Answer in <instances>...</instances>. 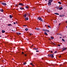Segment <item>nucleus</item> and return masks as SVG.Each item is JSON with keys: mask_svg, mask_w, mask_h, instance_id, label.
Returning <instances> with one entry per match:
<instances>
[{"mask_svg": "<svg viewBox=\"0 0 67 67\" xmlns=\"http://www.w3.org/2000/svg\"><path fill=\"white\" fill-rule=\"evenodd\" d=\"M25 8H26V9H29V7L27 6H25Z\"/></svg>", "mask_w": 67, "mask_h": 67, "instance_id": "20", "label": "nucleus"}, {"mask_svg": "<svg viewBox=\"0 0 67 67\" xmlns=\"http://www.w3.org/2000/svg\"><path fill=\"white\" fill-rule=\"evenodd\" d=\"M54 14L56 15H59V14L58 13H55Z\"/></svg>", "mask_w": 67, "mask_h": 67, "instance_id": "22", "label": "nucleus"}, {"mask_svg": "<svg viewBox=\"0 0 67 67\" xmlns=\"http://www.w3.org/2000/svg\"><path fill=\"white\" fill-rule=\"evenodd\" d=\"M59 58H60V57H61V56L60 55V56H59Z\"/></svg>", "mask_w": 67, "mask_h": 67, "instance_id": "46", "label": "nucleus"}, {"mask_svg": "<svg viewBox=\"0 0 67 67\" xmlns=\"http://www.w3.org/2000/svg\"><path fill=\"white\" fill-rule=\"evenodd\" d=\"M36 52H39V51L37 50L36 51Z\"/></svg>", "mask_w": 67, "mask_h": 67, "instance_id": "38", "label": "nucleus"}, {"mask_svg": "<svg viewBox=\"0 0 67 67\" xmlns=\"http://www.w3.org/2000/svg\"><path fill=\"white\" fill-rule=\"evenodd\" d=\"M34 49H35V50H37V49H38V48H34Z\"/></svg>", "mask_w": 67, "mask_h": 67, "instance_id": "24", "label": "nucleus"}, {"mask_svg": "<svg viewBox=\"0 0 67 67\" xmlns=\"http://www.w3.org/2000/svg\"><path fill=\"white\" fill-rule=\"evenodd\" d=\"M56 8L57 9H58V10L59 9V7H57Z\"/></svg>", "mask_w": 67, "mask_h": 67, "instance_id": "18", "label": "nucleus"}, {"mask_svg": "<svg viewBox=\"0 0 67 67\" xmlns=\"http://www.w3.org/2000/svg\"><path fill=\"white\" fill-rule=\"evenodd\" d=\"M57 35H62V34L60 33H59V34H57Z\"/></svg>", "mask_w": 67, "mask_h": 67, "instance_id": "15", "label": "nucleus"}, {"mask_svg": "<svg viewBox=\"0 0 67 67\" xmlns=\"http://www.w3.org/2000/svg\"><path fill=\"white\" fill-rule=\"evenodd\" d=\"M66 49H67V48H63L62 49V50H63V51H65V50H66Z\"/></svg>", "mask_w": 67, "mask_h": 67, "instance_id": "7", "label": "nucleus"}, {"mask_svg": "<svg viewBox=\"0 0 67 67\" xmlns=\"http://www.w3.org/2000/svg\"><path fill=\"white\" fill-rule=\"evenodd\" d=\"M58 46H60V44H58Z\"/></svg>", "mask_w": 67, "mask_h": 67, "instance_id": "42", "label": "nucleus"}, {"mask_svg": "<svg viewBox=\"0 0 67 67\" xmlns=\"http://www.w3.org/2000/svg\"><path fill=\"white\" fill-rule=\"evenodd\" d=\"M48 57H51V58H54V55L53 54H48Z\"/></svg>", "mask_w": 67, "mask_h": 67, "instance_id": "2", "label": "nucleus"}, {"mask_svg": "<svg viewBox=\"0 0 67 67\" xmlns=\"http://www.w3.org/2000/svg\"><path fill=\"white\" fill-rule=\"evenodd\" d=\"M45 31L46 32H49V30L46 29L45 30Z\"/></svg>", "mask_w": 67, "mask_h": 67, "instance_id": "11", "label": "nucleus"}, {"mask_svg": "<svg viewBox=\"0 0 67 67\" xmlns=\"http://www.w3.org/2000/svg\"><path fill=\"white\" fill-rule=\"evenodd\" d=\"M48 27H49V28H51V26H50L49 25L48 26Z\"/></svg>", "mask_w": 67, "mask_h": 67, "instance_id": "29", "label": "nucleus"}, {"mask_svg": "<svg viewBox=\"0 0 67 67\" xmlns=\"http://www.w3.org/2000/svg\"><path fill=\"white\" fill-rule=\"evenodd\" d=\"M66 23H67V21H66Z\"/></svg>", "mask_w": 67, "mask_h": 67, "instance_id": "52", "label": "nucleus"}, {"mask_svg": "<svg viewBox=\"0 0 67 67\" xmlns=\"http://www.w3.org/2000/svg\"><path fill=\"white\" fill-rule=\"evenodd\" d=\"M36 30H40V29L38 28H35Z\"/></svg>", "mask_w": 67, "mask_h": 67, "instance_id": "13", "label": "nucleus"}, {"mask_svg": "<svg viewBox=\"0 0 67 67\" xmlns=\"http://www.w3.org/2000/svg\"><path fill=\"white\" fill-rule=\"evenodd\" d=\"M61 52H64V50H62V51Z\"/></svg>", "mask_w": 67, "mask_h": 67, "instance_id": "48", "label": "nucleus"}, {"mask_svg": "<svg viewBox=\"0 0 67 67\" xmlns=\"http://www.w3.org/2000/svg\"><path fill=\"white\" fill-rule=\"evenodd\" d=\"M51 53H53V51H51Z\"/></svg>", "mask_w": 67, "mask_h": 67, "instance_id": "45", "label": "nucleus"}, {"mask_svg": "<svg viewBox=\"0 0 67 67\" xmlns=\"http://www.w3.org/2000/svg\"><path fill=\"white\" fill-rule=\"evenodd\" d=\"M47 0H45V1H47Z\"/></svg>", "mask_w": 67, "mask_h": 67, "instance_id": "53", "label": "nucleus"}, {"mask_svg": "<svg viewBox=\"0 0 67 67\" xmlns=\"http://www.w3.org/2000/svg\"><path fill=\"white\" fill-rule=\"evenodd\" d=\"M12 31H13V30H12Z\"/></svg>", "mask_w": 67, "mask_h": 67, "instance_id": "57", "label": "nucleus"}, {"mask_svg": "<svg viewBox=\"0 0 67 67\" xmlns=\"http://www.w3.org/2000/svg\"><path fill=\"white\" fill-rule=\"evenodd\" d=\"M13 24H16V23H15V22H14Z\"/></svg>", "mask_w": 67, "mask_h": 67, "instance_id": "40", "label": "nucleus"}, {"mask_svg": "<svg viewBox=\"0 0 67 67\" xmlns=\"http://www.w3.org/2000/svg\"><path fill=\"white\" fill-rule=\"evenodd\" d=\"M42 31H45V32L46 31L45 30V29H43V30H42Z\"/></svg>", "mask_w": 67, "mask_h": 67, "instance_id": "37", "label": "nucleus"}, {"mask_svg": "<svg viewBox=\"0 0 67 67\" xmlns=\"http://www.w3.org/2000/svg\"><path fill=\"white\" fill-rule=\"evenodd\" d=\"M8 26H12V24H8Z\"/></svg>", "mask_w": 67, "mask_h": 67, "instance_id": "16", "label": "nucleus"}, {"mask_svg": "<svg viewBox=\"0 0 67 67\" xmlns=\"http://www.w3.org/2000/svg\"><path fill=\"white\" fill-rule=\"evenodd\" d=\"M43 59V58H42V59Z\"/></svg>", "mask_w": 67, "mask_h": 67, "instance_id": "56", "label": "nucleus"}, {"mask_svg": "<svg viewBox=\"0 0 67 67\" xmlns=\"http://www.w3.org/2000/svg\"><path fill=\"white\" fill-rule=\"evenodd\" d=\"M51 39H52V40H53V39H54V37H51Z\"/></svg>", "mask_w": 67, "mask_h": 67, "instance_id": "30", "label": "nucleus"}, {"mask_svg": "<svg viewBox=\"0 0 67 67\" xmlns=\"http://www.w3.org/2000/svg\"><path fill=\"white\" fill-rule=\"evenodd\" d=\"M58 3H59V4H62L61 2H58Z\"/></svg>", "mask_w": 67, "mask_h": 67, "instance_id": "28", "label": "nucleus"}, {"mask_svg": "<svg viewBox=\"0 0 67 67\" xmlns=\"http://www.w3.org/2000/svg\"><path fill=\"white\" fill-rule=\"evenodd\" d=\"M1 37V36H0V37Z\"/></svg>", "mask_w": 67, "mask_h": 67, "instance_id": "55", "label": "nucleus"}, {"mask_svg": "<svg viewBox=\"0 0 67 67\" xmlns=\"http://www.w3.org/2000/svg\"><path fill=\"white\" fill-rule=\"evenodd\" d=\"M60 24H61V23H59V25L58 26H59V25H60Z\"/></svg>", "mask_w": 67, "mask_h": 67, "instance_id": "41", "label": "nucleus"}, {"mask_svg": "<svg viewBox=\"0 0 67 67\" xmlns=\"http://www.w3.org/2000/svg\"><path fill=\"white\" fill-rule=\"evenodd\" d=\"M66 28L67 29V26H66Z\"/></svg>", "mask_w": 67, "mask_h": 67, "instance_id": "54", "label": "nucleus"}, {"mask_svg": "<svg viewBox=\"0 0 67 67\" xmlns=\"http://www.w3.org/2000/svg\"><path fill=\"white\" fill-rule=\"evenodd\" d=\"M62 64H61V65H60V66H62Z\"/></svg>", "mask_w": 67, "mask_h": 67, "instance_id": "49", "label": "nucleus"}, {"mask_svg": "<svg viewBox=\"0 0 67 67\" xmlns=\"http://www.w3.org/2000/svg\"><path fill=\"white\" fill-rule=\"evenodd\" d=\"M53 67H55V66H53Z\"/></svg>", "mask_w": 67, "mask_h": 67, "instance_id": "59", "label": "nucleus"}, {"mask_svg": "<svg viewBox=\"0 0 67 67\" xmlns=\"http://www.w3.org/2000/svg\"><path fill=\"white\" fill-rule=\"evenodd\" d=\"M25 20H29V18H25Z\"/></svg>", "mask_w": 67, "mask_h": 67, "instance_id": "27", "label": "nucleus"}, {"mask_svg": "<svg viewBox=\"0 0 67 67\" xmlns=\"http://www.w3.org/2000/svg\"><path fill=\"white\" fill-rule=\"evenodd\" d=\"M44 34L46 35H48V34H47V33L46 32L44 33Z\"/></svg>", "mask_w": 67, "mask_h": 67, "instance_id": "12", "label": "nucleus"}, {"mask_svg": "<svg viewBox=\"0 0 67 67\" xmlns=\"http://www.w3.org/2000/svg\"><path fill=\"white\" fill-rule=\"evenodd\" d=\"M53 0H49L48 2V5H51L52 4V3H51L53 2Z\"/></svg>", "mask_w": 67, "mask_h": 67, "instance_id": "1", "label": "nucleus"}, {"mask_svg": "<svg viewBox=\"0 0 67 67\" xmlns=\"http://www.w3.org/2000/svg\"><path fill=\"white\" fill-rule=\"evenodd\" d=\"M62 38V37H60V38Z\"/></svg>", "mask_w": 67, "mask_h": 67, "instance_id": "44", "label": "nucleus"}, {"mask_svg": "<svg viewBox=\"0 0 67 67\" xmlns=\"http://www.w3.org/2000/svg\"><path fill=\"white\" fill-rule=\"evenodd\" d=\"M54 22V23H57V21L56 20H54V21H53Z\"/></svg>", "mask_w": 67, "mask_h": 67, "instance_id": "14", "label": "nucleus"}, {"mask_svg": "<svg viewBox=\"0 0 67 67\" xmlns=\"http://www.w3.org/2000/svg\"><path fill=\"white\" fill-rule=\"evenodd\" d=\"M30 65H32V66H34V65H33V64H32V63H30Z\"/></svg>", "mask_w": 67, "mask_h": 67, "instance_id": "33", "label": "nucleus"}, {"mask_svg": "<svg viewBox=\"0 0 67 67\" xmlns=\"http://www.w3.org/2000/svg\"><path fill=\"white\" fill-rule=\"evenodd\" d=\"M9 17H10V18H12V15H9Z\"/></svg>", "mask_w": 67, "mask_h": 67, "instance_id": "23", "label": "nucleus"}, {"mask_svg": "<svg viewBox=\"0 0 67 67\" xmlns=\"http://www.w3.org/2000/svg\"><path fill=\"white\" fill-rule=\"evenodd\" d=\"M21 10H23L24 9V8L23 7H21L20 8Z\"/></svg>", "mask_w": 67, "mask_h": 67, "instance_id": "19", "label": "nucleus"}, {"mask_svg": "<svg viewBox=\"0 0 67 67\" xmlns=\"http://www.w3.org/2000/svg\"><path fill=\"white\" fill-rule=\"evenodd\" d=\"M16 34L17 35H21V34L20 32H17L16 33Z\"/></svg>", "mask_w": 67, "mask_h": 67, "instance_id": "8", "label": "nucleus"}, {"mask_svg": "<svg viewBox=\"0 0 67 67\" xmlns=\"http://www.w3.org/2000/svg\"><path fill=\"white\" fill-rule=\"evenodd\" d=\"M45 26H46V25H45Z\"/></svg>", "mask_w": 67, "mask_h": 67, "instance_id": "58", "label": "nucleus"}, {"mask_svg": "<svg viewBox=\"0 0 67 67\" xmlns=\"http://www.w3.org/2000/svg\"><path fill=\"white\" fill-rule=\"evenodd\" d=\"M62 41H63V42H65V40H64V39H62Z\"/></svg>", "mask_w": 67, "mask_h": 67, "instance_id": "31", "label": "nucleus"}, {"mask_svg": "<svg viewBox=\"0 0 67 67\" xmlns=\"http://www.w3.org/2000/svg\"><path fill=\"white\" fill-rule=\"evenodd\" d=\"M38 20H39L40 21H41V22H44V21L42 20V18L41 17H38L37 18Z\"/></svg>", "mask_w": 67, "mask_h": 67, "instance_id": "3", "label": "nucleus"}, {"mask_svg": "<svg viewBox=\"0 0 67 67\" xmlns=\"http://www.w3.org/2000/svg\"><path fill=\"white\" fill-rule=\"evenodd\" d=\"M33 46V45H32L31 46V47H32V46Z\"/></svg>", "mask_w": 67, "mask_h": 67, "instance_id": "50", "label": "nucleus"}, {"mask_svg": "<svg viewBox=\"0 0 67 67\" xmlns=\"http://www.w3.org/2000/svg\"><path fill=\"white\" fill-rule=\"evenodd\" d=\"M5 31L4 30H2V33H5Z\"/></svg>", "mask_w": 67, "mask_h": 67, "instance_id": "9", "label": "nucleus"}, {"mask_svg": "<svg viewBox=\"0 0 67 67\" xmlns=\"http://www.w3.org/2000/svg\"><path fill=\"white\" fill-rule=\"evenodd\" d=\"M29 35H32V34H31V33H30L29 34Z\"/></svg>", "mask_w": 67, "mask_h": 67, "instance_id": "36", "label": "nucleus"}, {"mask_svg": "<svg viewBox=\"0 0 67 67\" xmlns=\"http://www.w3.org/2000/svg\"><path fill=\"white\" fill-rule=\"evenodd\" d=\"M24 18H26V14H25L24 15Z\"/></svg>", "mask_w": 67, "mask_h": 67, "instance_id": "21", "label": "nucleus"}, {"mask_svg": "<svg viewBox=\"0 0 67 67\" xmlns=\"http://www.w3.org/2000/svg\"><path fill=\"white\" fill-rule=\"evenodd\" d=\"M52 55H54V53H53V54H52Z\"/></svg>", "mask_w": 67, "mask_h": 67, "instance_id": "51", "label": "nucleus"}, {"mask_svg": "<svg viewBox=\"0 0 67 67\" xmlns=\"http://www.w3.org/2000/svg\"><path fill=\"white\" fill-rule=\"evenodd\" d=\"M26 63L25 62H24L23 63V65H26Z\"/></svg>", "mask_w": 67, "mask_h": 67, "instance_id": "26", "label": "nucleus"}, {"mask_svg": "<svg viewBox=\"0 0 67 67\" xmlns=\"http://www.w3.org/2000/svg\"><path fill=\"white\" fill-rule=\"evenodd\" d=\"M19 5H23V4L22 3H19Z\"/></svg>", "mask_w": 67, "mask_h": 67, "instance_id": "10", "label": "nucleus"}, {"mask_svg": "<svg viewBox=\"0 0 67 67\" xmlns=\"http://www.w3.org/2000/svg\"><path fill=\"white\" fill-rule=\"evenodd\" d=\"M0 33H1V32H0Z\"/></svg>", "mask_w": 67, "mask_h": 67, "instance_id": "60", "label": "nucleus"}, {"mask_svg": "<svg viewBox=\"0 0 67 67\" xmlns=\"http://www.w3.org/2000/svg\"><path fill=\"white\" fill-rule=\"evenodd\" d=\"M0 10L1 12H3V9H1Z\"/></svg>", "mask_w": 67, "mask_h": 67, "instance_id": "25", "label": "nucleus"}, {"mask_svg": "<svg viewBox=\"0 0 67 67\" xmlns=\"http://www.w3.org/2000/svg\"><path fill=\"white\" fill-rule=\"evenodd\" d=\"M24 52H22V54H24Z\"/></svg>", "mask_w": 67, "mask_h": 67, "instance_id": "39", "label": "nucleus"}, {"mask_svg": "<svg viewBox=\"0 0 67 67\" xmlns=\"http://www.w3.org/2000/svg\"><path fill=\"white\" fill-rule=\"evenodd\" d=\"M3 2H0V3H1V4H3Z\"/></svg>", "mask_w": 67, "mask_h": 67, "instance_id": "32", "label": "nucleus"}, {"mask_svg": "<svg viewBox=\"0 0 67 67\" xmlns=\"http://www.w3.org/2000/svg\"><path fill=\"white\" fill-rule=\"evenodd\" d=\"M52 44H53V45H55L56 44L54 43H52Z\"/></svg>", "mask_w": 67, "mask_h": 67, "instance_id": "35", "label": "nucleus"}, {"mask_svg": "<svg viewBox=\"0 0 67 67\" xmlns=\"http://www.w3.org/2000/svg\"><path fill=\"white\" fill-rule=\"evenodd\" d=\"M3 5H7V4L3 2V4H2Z\"/></svg>", "mask_w": 67, "mask_h": 67, "instance_id": "4", "label": "nucleus"}, {"mask_svg": "<svg viewBox=\"0 0 67 67\" xmlns=\"http://www.w3.org/2000/svg\"><path fill=\"white\" fill-rule=\"evenodd\" d=\"M65 16V15L63 14L62 15H60L59 16L60 17H63Z\"/></svg>", "mask_w": 67, "mask_h": 67, "instance_id": "5", "label": "nucleus"}, {"mask_svg": "<svg viewBox=\"0 0 67 67\" xmlns=\"http://www.w3.org/2000/svg\"><path fill=\"white\" fill-rule=\"evenodd\" d=\"M27 26V25H24V26Z\"/></svg>", "mask_w": 67, "mask_h": 67, "instance_id": "47", "label": "nucleus"}, {"mask_svg": "<svg viewBox=\"0 0 67 67\" xmlns=\"http://www.w3.org/2000/svg\"><path fill=\"white\" fill-rule=\"evenodd\" d=\"M25 30L26 31H28L29 30V29H28L27 28H26L25 29Z\"/></svg>", "mask_w": 67, "mask_h": 67, "instance_id": "17", "label": "nucleus"}, {"mask_svg": "<svg viewBox=\"0 0 67 67\" xmlns=\"http://www.w3.org/2000/svg\"><path fill=\"white\" fill-rule=\"evenodd\" d=\"M26 55H27L26 54H25L24 55L25 56H26Z\"/></svg>", "mask_w": 67, "mask_h": 67, "instance_id": "43", "label": "nucleus"}, {"mask_svg": "<svg viewBox=\"0 0 67 67\" xmlns=\"http://www.w3.org/2000/svg\"><path fill=\"white\" fill-rule=\"evenodd\" d=\"M63 7H59V10H62V9H63Z\"/></svg>", "mask_w": 67, "mask_h": 67, "instance_id": "6", "label": "nucleus"}, {"mask_svg": "<svg viewBox=\"0 0 67 67\" xmlns=\"http://www.w3.org/2000/svg\"><path fill=\"white\" fill-rule=\"evenodd\" d=\"M57 51H55V52H54V53L56 54V53H57Z\"/></svg>", "mask_w": 67, "mask_h": 67, "instance_id": "34", "label": "nucleus"}]
</instances>
